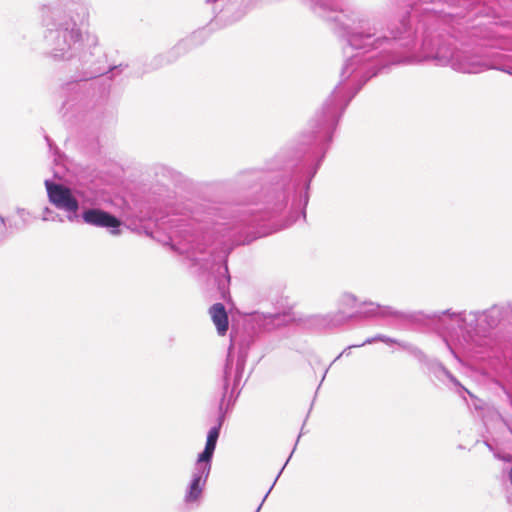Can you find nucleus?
<instances>
[{
  "mask_svg": "<svg viewBox=\"0 0 512 512\" xmlns=\"http://www.w3.org/2000/svg\"><path fill=\"white\" fill-rule=\"evenodd\" d=\"M158 227L169 231L164 244L170 245L178 253L188 254L195 261L199 260L195 254L203 252V244L200 242L199 236L192 233L186 219L163 217L160 219Z\"/></svg>",
  "mask_w": 512,
  "mask_h": 512,
  "instance_id": "1",
  "label": "nucleus"
},
{
  "mask_svg": "<svg viewBox=\"0 0 512 512\" xmlns=\"http://www.w3.org/2000/svg\"><path fill=\"white\" fill-rule=\"evenodd\" d=\"M81 34L74 20L59 23L45 34V42L55 59H69L80 44Z\"/></svg>",
  "mask_w": 512,
  "mask_h": 512,
  "instance_id": "2",
  "label": "nucleus"
},
{
  "mask_svg": "<svg viewBox=\"0 0 512 512\" xmlns=\"http://www.w3.org/2000/svg\"><path fill=\"white\" fill-rule=\"evenodd\" d=\"M435 317L438 318L439 322L445 324L449 322L452 325H457V327L462 331V336L465 342H474V336L480 335L485 331L484 328H479V323H482L487 320V313L475 312L469 313L468 317L462 313H450L449 310L440 312L436 314Z\"/></svg>",
  "mask_w": 512,
  "mask_h": 512,
  "instance_id": "3",
  "label": "nucleus"
},
{
  "mask_svg": "<svg viewBox=\"0 0 512 512\" xmlns=\"http://www.w3.org/2000/svg\"><path fill=\"white\" fill-rule=\"evenodd\" d=\"M48 197L50 202L58 209L66 213L68 221L74 222L78 219V200L72 195L69 188L45 181Z\"/></svg>",
  "mask_w": 512,
  "mask_h": 512,
  "instance_id": "4",
  "label": "nucleus"
},
{
  "mask_svg": "<svg viewBox=\"0 0 512 512\" xmlns=\"http://www.w3.org/2000/svg\"><path fill=\"white\" fill-rule=\"evenodd\" d=\"M247 353L244 350L239 351L237 356L233 354L232 346L229 349L223 375V390L224 394L227 393L231 386V393H233L243 377L244 367L246 364Z\"/></svg>",
  "mask_w": 512,
  "mask_h": 512,
  "instance_id": "5",
  "label": "nucleus"
},
{
  "mask_svg": "<svg viewBox=\"0 0 512 512\" xmlns=\"http://www.w3.org/2000/svg\"><path fill=\"white\" fill-rule=\"evenodd\" d=\"M210 471L211 467L207 464L195 463L192 478L184 496L186 504L198 503L200 501Z\"/></svg>",
  "mask_w": 512,
  "mask_h": 512,
  "instance_id": "6",
  "label": "nucleus"
},
{
  "mask_svg": "<svg viewBox=\"0 0 512 512\" xmlns=\"http://www.w3.org/2000/svg\"><path fill=\"white\" fill-rule=\"evenodd\" d=\"M357 307V299L354 295L349 293L343 294L340 300L339 311L332 316L322 317V321L324 322V325L328 327L341 325L348 320L357 317V310L354 313L349 312Z\"/></svg>",
  "mask_w": 512,
  "mask_h": 512,
  "instance_id": "7",
  "label": "nucleus"
},
{
  "mask_svg": "<svg viewBox=\"0 0 512 512\" xmlns=\"http://www.w3.org/2000/svg\"><path fill=\"white\" fill-rule=\"evenodd\" d=\"M82 219L86 224L110 228L112 234H119L120 221L111 214L100 209H87L82 213Z\"/></svg>",
  "mask_w": 512,
  "mask_h": 512,
  "instance_id": "8",
  "label": "nucleus"
},
{
  "mask_svg": "<svg viewBox=\"0 0 512 512\" xmlns=\"http://www.w3.org/2000/svg\"><path fill=\"white\" fill-rule=\"evenodd\" d=\"M357 317L372 318H394L406 319L407 315L404 312L398 311L391 306H381L373 302H364L359 309H357Z\"/></svg>",
  "mask_w": 512,
  "mask_h": 512,
  "instance_id": "9",
  "label": "nucleus"
},
{
  "mask_svg": "<svg viewBox=\"0 0 512 512\" xmlns=\"http://www.w3.org/2000/svg\"><path fill=\"white\" fill-rule=\"evenodd\" d=\"M221 423L212 427L207 435L206 445L202 453L198 455L196 462L207 464L211 467L212 457L216 448V443L220 434Z\"/></svg>",
  "mask_w": 512,
  "mask_h": 512,
  "instance_id": "10",
  "label": "nucleus"
},
{
  "mask_svg": "<svg viewBox=\"0 0 512 512\" xmlns=\"http://www.w3.org/2000/svg\"><path fill=\"white\" fill-rule=\"evenodd\" d=\"M209 314L214 325L216 326L218 334L220 336L225 335L228 330L229 322L228 315L224 305L221 303H215L209 309Z\"/></svg>",
  "mask_w": 512,
  "mask_h": 512,
  "instance_id": "11",
  "label": "nucleus"
},
{
  "mask_svg": "<svg viewBox=\"0 0 512 512\" xmlns=\"http://www.w3.org/2000/svg\"><path fill=\"white\" fill-rule=\"evenodd\" d=\"M293 320L290 313L270 314L264 317L262 326L266 331H272L289 325Z\"/></svg>",
  "mask_w": 512,
  "mask_h": 512,
  "instance_id": "12",
  "label": "nucleus"
},
{
  "mask_svg": "<svg viewBox=\"0 0 512 512\" xmlns=\"http://www.w3.org/2000/svg\"><path fill=\"white\" fill-rule=\"evenodd\" d=\"M221 269L223 272H220L221 275L217 278V286L221 297L226 298V295L228 294L230 277L228 275V268L226 265H224Z\"/></svg>",
  "mask_w": 512,
  "mask_h": 512,
  "instance_id": "13",
  "label": "nucleus"
},
{
  "mask_svg": "<svg viewBox=\"0 0 512 512\" xmlns=\"http://www.w3.org/2000/svg\"><path fill=\"white\" fill-rule=\"evenodd\" d=\"M376 341H382L386 344H393V343H397L396 340L392 339V338H389L387 336H384V335H377L375 337H372V338H368L366 339L363 343L359 344V345H354V346H349L347 347L336 359L340 358L342 355L346 354L347 351L349 349H351L352 347H361V346H364L366 344H372Z\"/></svg>",
  "mask_w": 512,
  "mask_h": 512,
  "instance_id": "14",
  "label": "nucleus"
},
{
  "mask_svg": "<svg viewBox=\"0 0 512 512\" xmlns=\"http://www.w3.org/2000/svg\"><path fill=\"white\" fill-rule=\"evenodd\" d=\"M268 205L269 206H267L265 209L267 210V212L271 214V216L274 213H278L279 211H281L285 206L283 201H277L274 203L268 202Z\"/></svg>",
  "mask_w": 512,
  "mask_h": 512,
  "instance_id": "15",
  "label": "nucleus"
},
{
  "mask_svg": "<svg viewBox=\"0 0 512 512\" xmlns=\"http://www.w3.org/2000/svg\"><path fill=\"white\" fill-rule=\"evenodd\" d=\"M294 221H296V219H293V220H290V221H287L285 222L284 224H281V225H273V228L269 231H264L263 233H261V236L262 235H267V234H270L272 232H276L278 230H281L283 228H286L288 226H290Z\"/></svg>",
  "mask_w": 512,
  "mask_h": 512,
  "instance_id": "16",
  "label": "nucleus"
},
{
  "mask_svg": "<svg viewBox=\"0 0 512 512\" xmlns=\"http://www.w3.org/2000/svg\"><path fill=\"white\" fill-rule=\"evenodd\" d=\"M308 203V193L307 191H305V193L303 194V196H301L299 202L297 203V206L300 207V206H303V210L301 212L303 218H305V206L307 205Z\"/></svg>",
  "mask_w": 512,
  "mask_h": 512,
  "instance_id": "17",
  "label": "nucleus"
},
{
  "mask_svg": "<svg viewBox=\"0 0 512 512\" xmlns=\"http://www.w3.org/2000/svg\"><path fill=\"white\" fill-rule=\"evenodd\" d=\"M291 458H292V455H289V456H288V458H287V461H286V462L290 461V459H291ZM286 464H287V463H285V464H284V466H283V467H282V469L280 470V472H279V474L277 475V477H276V479H275V481H274V482H276V481H277V479L279 478V476H280V474L282 473L283 469L285 468ZM273 484H275V483H273ZM273 486H274V485H272V486L270 487V489L268 490V492H267V493H266V495L264 496V498H263V500H262V503H263V502L265 501V499L268 497V494L271 492V490H272Z\"/></svg>",
  "mask_w": 512,
  "mask_h": 512,
  "instance_id": "18",
  "label": "nucleus"
},
{
  "mask_svg": "<svg viewBox=\"0 0 512 512\" xmlns=\"http://www.w3.org/2000/svg\"><path fill=\"white\" fill-rule=\"evenodd\" d=\"M291 458H292V455H289V456H288V458H287V461H286V462L290 461V459H291ZM286 464H287V463H285V464H284V466H283V467H282V469L280 470V472H279V474L277 475V477H276V479H275V481H274V482H276V481H277V479L279 478V476H280V474L282 473L283 469L285 468ZM273 484H275V483H273ZM273 486H274V485H272V486L270 487V489L268 490V492H267V493H266V495L264 496V498H263V500H262V503H263V502L265 501V499L268 497V494L271 492V490H272Z\"/></svg>",
  "mask_w": 512,
  "mask_h": 512,
  "instance_id": "19",
  "label": "nucleus"
},
{
  "mask_svg": "<svg viewBox=\"0 0 512 512\" xmlns=\"http://www.w3.org/2000/svg\"><path fill=\"white\" fill-rule=\"evenodd\" d=\"M291 458H292V455H289V456H288V458H287V461H286V462L290 461V459H291ZM286 464H287V463H285V464H284V466H283V467H282V469L280 470V472H279V474L277 475V477H276V479H275V481H274V482H276V481H277V479L279 478V476H280V474L282 473L283 469L285 468ZM273 484H275V483H273ZM273 486H274V485H272V486L270 487V489L268 490V492H267V493H266V495L264 496V498H263V500H262V503H263V502L265 501V499L268 497V494L271 492V490H272Z\"/></svg>",
  "mask_w": 512,
  "mask_h": 512,
  "instance_id": "20",
  "label": "nucleus"
},
{
  "mask_svg": "<svg viewBox=\"0 0 512 512\" xmlns=\"http://www.w3.org/2000/svg\"><path fill=\"white\" fill-rule=\"evenodd\" d=\"M500 70L509 75H512V66L511 65H505V66L501 67Z\"/></svg>",
  "mask_w": 512,
  "mask_h": 512,
  "instance_id": "21",
  "label": "nucleus"
},
{
  "mask_svg": "<svg viewBox=\"0 0 512 512\" xmlns=\"http://www.w3.org/2000/svg\"><path fill=\"white\" fill-rule=\"evenodd\" d=\"M18 215L21 219H23V221H26V216L28 213H26L24 210H18Z\"/></svg>",
  "mask_w": 512,
  "mask_h": 512,
  "instance_id": "22",
  "label": "nucleus"
},
{
  "mask_svg": "<svg viewBox=\"0 0 512 512\" xmlns=\"http://www.w3.org/2000/svg\"><path fill=\"white\" fill-rule=\"evenodd\" d=\"M87 12L85 10H83V16H82V20H84L85 18H87Z\"/></svg>",
  "mask_w": 512,
  "mask_h": 512,
  "instance_id": "23",
  "label": "nucleus"
},
{
  "mask_svg": "<svg viewBox=\"0 0 512 512\" xmlns=\"http://www.w3.org/2000/svg\"><path fill=\"white\" fill-rule=\"evenodd\" d=\"M43 220H45V221H47V220H54V218H49L48 216H44Z\"/></svg>",
  "mask_w": 512,
  "mask_h": 512,
  "instance_id": "24",
  "label": "nucleus"
},
{
  "mask_svg": "<svg viewBox=\"0 0 512 512\" xmlns=\"http://www.w3.org/2000/svg\"><path fill=\"white\" fill-rule=\"evenodd\" d=\"M262 504H263V503H261V504L258 506V508H257L256 512H259V510L261 509Z\"/></svg>",
  "mask_w": 512,
  "mask_h": 512,
  "instance_id": "25",
  "label": "nucleus"
}]
</instances>
